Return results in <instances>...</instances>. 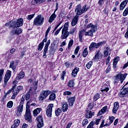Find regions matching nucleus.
<instances>
[{"instance_id": "1", "label": "nucleus", "mask_w": 128, "mask_h": 128, "mask_svg": "<svg viewBox=\"0 0 128 128\" xmlns=\"http://www.w3.org/2000/svg\"><path fill=\"white\" fill-rule=\"evenodd\" d=\"M24 24V19L20 18L17 20L16 22L11 20L10 22L5 24V26H10L12 28H20Z\"/></svg>"}, {"instance_id": "2", "label": "nucleus", "mask_w": 128, "mask_h": 128, "mask_svg": "<svg viewBox=\"0 0 128 128\" xmlns=\"http://www.w3.org/2000/svg\"><path fill=\"white\" fill-rule=\"evenodd\" d=\"M86 28H90V30L86 32L85 36H94V33L98 30V27L96 25L92 24V23L89 24L86 26Z\"/></svg>"}, {"instance_id": "3", "label": "nucleus", "mask_w": 128, "mask_h": 128, "mask_svg": "<svg viewBox=\"0 0 128 128\" xmlns=\"http://www.w3.org/2000/svg\"><path fill=\"white\" fill-rule=\"evenodd\" d=\"M68 22H66L64 24V28L62 30L61 40H66L70 36L68 31Z\"/></svg>"}, {"instance_id": "4", "label": "nucleus", "mask_w": 128, "mask_h": 128, "mask_svg": "<svg viewBox=\"0 0 128 128\" xmlns=\"http://www.w3.org/2000/svg\"><path fill=\"white\" fill-rule=\"evenodd\" d=\"M88 10V8H86V4L82 8V6L80 4H78L76 6L75 9V12H76V16H82V14L86 12Z\"/></svg>"}, {"instance_id": "5", "label": "nucleus", "mask_w": 128, "mask_h": 128, "mask_svg": "<svg viewBox=\"0 0 128 128\" xmlns=\"http://www.w3.org/2000/svg\"><path fill=\"white\" fill-rule=\"evenodd\" d=\"M23 88L24 87L22 86H13L12 88L13 95L12 96L11 98L12 100H14L16 97L18 96V92H20V90H22Z\"/></svg>"}, {"instance_id": "6", "label": "nucleus", "mask_w": 128, "mask_h": 128, "mask_svg": "<svg viewBox=\"0 0 128 128\" xmlns=\"http://www.w3.org/2000/svg\"><path fill=\"white\" fill-rule=\"evenodd\" d=\"M44 20V18L42 16V15H38L34 20V24L36 26H42Z\"/></svg>"}, {"instance_id": "7", "label": "nucleus", "mask_w": 128, "mask_h": 128, "mask_svg": "<svg viewBox=\"0 0 128 128\" xmlns=\"http://www.w3.org/2000/svg\"><path fill=\"white\" fill-rule=\"evenodd\" d=\"M106 44V42L104 41L100 42L98 43L92 42L89 46V50L92 52V50L94 48H98L102 46V44Z\"/></svg>"}, {"instance_id": "8", "label": "nucleus", "mask_w": 128, "mask_h": 128, "mask_svg": "<svg viewBox=\"0 0 128 128\" xmlns=\"http://www.w3.org/2000/svg\"><path fill=\"white\" fill-rule=\"evenodd\" d=\"M126 74H118L116 76L114 84H118V82L119 80L120 82V84H122L124 80H126Z\"/></svg>"}, {"instance_id": "9", "label": "nucleus", "mask_w": 128, "mask_h": 128, "mask_svg": "<svg viewBox=\"0 0 128 128\" xmlns=\"http://www.w3.org/2000/svg\"><path fill=\"white\" fill-rule=\"evenodd\" d=\"M50 94H52V91L50 90H42L39 96V100H45Z\"/></svg>"}, {"instance_id": "10", "label": "nucleus", "mask_w": 128, "mask_h": 128, "mask_svg": "<svg viewBox=\"0 0 128 128\" xmlns=\"http://www.w3.org/2000/svg\"><path fill=\"white\" fill-rule=\"evenodd\" d=\"M22 32V29L21 28H18V27L14 28L10 32V35L11 36H14V34H16L17 36H20V34Z\"/></svg>"}, {"instance_id": "11", "label": "nucleus", "mask_w": 128, "mask_h": 128, "mask_svg": "<svg viewBox=\"0 0 128 128\" xmlns=\"http://www.w3.org/2000/svg\"><path fill=\"white\" fill-rule=\"evenodd\" d=\"M24 118L27 122H32V114H30V109H26Z\"/></svg>"}, {"instance_id": "12", "label": "nucleus", "mask_w": 128, "mask_h": 128, "mask_svg": "<svg viewBox=\"0 0 128 128\" xmlns=\"http://www.w3.org/2000/svg\"><path fill=\"white\" fill-rule=\"evenodd\" d=\"M58 10V4L56 3V9L55 10L54 12L50 16L48 20V22L50 24H52V21L56 20V12Z\"/></svg>"}, {"instance_id": "13", "label": "nucleus", "mask_w": 128, "mask_h": 128, "mask_svg": "<svg viewBox=\"0 0 128 128\" xmlns=\"http://www.w3.org/2000/svg\"><path fill=\"white\" fill-rule=\"evenodd\" d=\"M36 120L38 122V124H37V127L40 128L44 126V120L42 118V116H38L36 117Z\"/></svg>"}, {"instance_id": "14", "label": "nucleus", "mask_w": 128, "mask_h": 128, "mask_svg": "<svg viewBox=\"0 0 128 128\" xmlns=\"http://www.w3.org/2000/svg\"><path fill=\"white\" fill-rule=\"evenodd\" d=\"M52 108H54V104H50L47 107L46 110V114L48 118H52Z\"/></svg>"}, {"instance_id": "15", "label": "nucleus", "mask_w": 128, "mask_h": 128, "mask_svg": "<svg viewBox=\"0 0 128 128\" xmlns=\"http://www.w3.org/2000/svg\"><path fill=\"white\" fill-rule=\"evenodd\" d=\"M24 110V102L22 101L20 102V105L17 108V113L16 114L18 116H20L22 114V110Z\"/></svg>"}, {"instance_id": "16", "label": "nucleus", "mask_w": 128, "mask_h": 128, "mask_svg": "<svg viewBox=\"0 0 128 128\" xmlns=\"http://www.w3.org/2000/svg\"><path fill=\"white\" fill-rule=\"evenodd\" d=\"M50 40H48L47 42L45 44V46L44 47V54H43V58H46V52H48V46H50Z\"/></svg>"}, {"instance_id": "17", "label": "nucleus", "mask_w": 128, "mask_h": 128, "mask_svg": "<svg viewBox=\"0 0 128 128\" xmlns=\"http://www.w3.org/2000/svg\"><path fill=\"white\" fill-rule=\"evenodd\" d=\"M128 88L121 90L119 96L120 98H124V96H128Z\"/></svg>"}, {"instance_id": "18", "label": "nucleus", "mask_w": 128, "mask_h": 128, "mask_svg": "<svg viewBox=\"0 0 128 128\" xmlns=\"http://www.w3.org/2000/svg\"><path fill=\"white\" fill-rule=\"evenodd\" d=\"M86 30L84 29L79 32L78 38L80 42H82V36L84 34L86 36Z\"/></svg>"}, {"instance_id": "19", "label": "nucleus", "mask_w": 128, "mask_h": 128, "mask_svg": "<svg viewBox=\"0 0 128 128\" xmlns=\"http://www.w3.org/2000/svg\"><path fill=\"white\" fill-rule=\"evenodd\" d=\"M78 18L79 16L78 15L74 16L71 22L72 26H74L78 24Z\"/></svg>"}, {"instance_id": "20", "label": "nucleus", "mask_w": 128, "mask_h": 128, "mask_svg": "<svg viewBox=\"0 0 128 128\" xmlns=\"http://www.w3.org/2000/svg\"><path fill=\"white\" fill-rule=\"evenodd\" d=\"M68 102L70 106H72L74 104V102H76V99L74 97H70L68 99Z\"/></svg>"}, {"instance_id": "21", "label": "nucleus", "mask_w": 128, "mask_h": 128, "mask_svg": "<svg viewBox=\"0 0 128 128\" xmlns=\"http://www.w3.org/2000/svg\"><path fill=\"white\" fill-rule=\"evenodd\" d=\"M30 94L29 93H26V94H24L22 96V98H21V100L20 102H24V100H30Z\"/></svg>"}, {"instance_id": "22", "label": "nucleus", "mask_w": 128, "mask_h": 128, "mask_svg": "<svg viewBox=\"0 0 128 128\" xmlns=\"http://www.w3.org/2000/svg\"><path fill=\"white\" fill-rule=\"evenodd\" d=\"M119 106H120L118 105V102H116L114 103V106L112 109V112L114 114H116V112H118V110Z\"/></svg>"}, {"instance_id": "23", "label": "nucleus", "mask_w": 128, "mask_h": 128, "mask_svg": "<svg viewBox=\"0 0 128 128\" xmlns=\"http://www.w3.org/2000/svg\"><path fill=\"white\" fill-rule=\"evenodd\" d=\"M44 2H46V0H32V4L37 6V4H40Z\"/></svg>"}, {"instance_id": "24", "label": "nucleus", "mask_w": 128, "mask_h": 128, "mask_svg": "<svg viewBox=\"0 0 128 128\" xmlns=\"http://www.w3.org/2000/svg\"><path fill=\"white\" fill-rule=\"evenodd\" d=\"M78 72H80V68H74L72 71V76H73L74 78H76V75L78 74Z\"/></svg>"}, {"instance_id": "25", "label": "nucleus", "mask_w": 128, "mask_h": 128, "mask_svg": "<svg viewBox=\"0 0 128 128\" xmlns=\"http://www.w3.org/2000/svg\"><path fill=\"white\" fill-rule=\"evenodd\" d=\"M128 4V0H125L123 1L120 4V10H122L124 8H126V6Z\"/></svg>"}, {"instance_id": "26", "label": "nucleus", "mask_w": 128, "mask_h": 128, "mask_svg": "<svg viewBox=\"0 0 128 128\" xmlns=\"http://www.w3.org/2000/svg\"><path fill=\"white\" fill-rule=\"evenodd\" d=\"M107 110H108V106H104L102 108L101 110L98 112V116H102V114H104V112H106Z\"/></svg>"}, {"instance_id": "27", "label": "nucleus", "mask_w": 128, "mask_h": 128, "mask_svg": "<svg viewBox=\"0 0 128 128\" xmlns=\"http://www.w3.org/2000/svg\"><path fill=\"white\" fill-rule=\"evenodd\" d=\"M110 90V88H108V86L106 85V84H104L102 88H101V92H108V90Z\"/></svg>"}, {"instance_id": "28", "label": "nucleus", "mask_w": 128, "mask_h": 128, "mask_svg": "<svg viewBox=\"0 0 128 128\" xmlns=\"http://www.w3.org/2000/svg\"><path fill=\"white\" fill-rule=\"evenodd\" d=\"M92 116H94V112H92L91 111H87L86 116V118H92Z\"/></svg>"}, {"instance_id": "29", "label": "nucleus", "mask_w": 128, "mask_h": 128, "mask_svg": "<svg viewBox=\"0 0 128 128\" xmlns=\"http://www.w3.org/2000/svg\"><path fill=\"white\" fill-rule=\"evenodd\" d=\"M24 77V72H20L16 76V80H22Z\"/></svg>"}, {"instance_id": "30", "label": "nucleus", "mask_w": 128, "mask_h": 128, "mask_svg": "<svg viewBox=\"0 0 128 128\" xmlns=\"http://www.w3.org/2000/svg\"><path fill=\"white\" fill-rule=\"evenodd\" d=\"M9 68H12V70H14V72L16 70V65L14 64V61H12L10 62Z\"/></svg>"}, {"instance_id": "31", "label": "nucleus", "mask_w": 128, "mask_h": 128, "mask_svg": "<svg viewBox=\"0 0 128 128\" xmlns=\"http://www.w3.org/2000/svg\"><path fill=\"white\" fill-rule=\"evenodd\" d=\"M62 109L64 112H66V110H68V104H62Z\"/></svg>"}, {"instance_id": "32", "label": "nucleus", "mask_w": 128, "mask_h": 128, "mask_svg": "<svg viewBox=\"0 0 128 128\" xmlns=\"http://www.w3.org/2000/svg\"><path fill=\"white\" fill-rule=\"evenodd\" d=\"M41 110L42 109L40 108H37L36 110H34L33 111V114H34V116H38V114H40V112Z\"/></svg>"}, {"instance_id": "33", "label": "nucleus", "mask_w": 128, "mask_h": 128, "mask_svg": "<svg viewBox=\"0 0 128 128\" xmlns=\"http://www.w3.org/2000/svg\"><path fill=\"white\" fill-rule=\"evenodd\" d=\"M68 88H74V80H70L68 83Z\"/></svg>"}, {"instance_id": "34", "label": "nucleus", "mask_w": 128, "mask_h": 128, "mask_svg": "<svg viewBox=\"0 0 128 128\" xmlns=\"http://www.w3.org/2000/svg\"><path fill=\"white\" fill-rule=\"evenodd\" d=\"M112 50V49L110 48L109 47H106L104 52V56H108V53Z\"/></svg>"}, {"instance_id": "35", "label": "nucleus", "mask_w": 128, "mask_h": 128, "mask_svg": "<svg viewBox=\"0 0 128 128\" xmlns=\"http://www.w3.org/2000/svg\"><path fill=\"white\" fill-rule=\"evenodd\" d=\"M92 108H94V104L92 103H90L88 104L86 111L90 112V110H92Z\"/></svg>"}, {"instance_id": "36", "label": "nucleus", "mask_w": 128, "mask_h": 128, "mask_svg": "<svg viewBox=\"0 0 128 128\" xmlns=\"http://www.w3.org/2000/svg\"><path fill=\"white\" fill-rule=\"evenodd\" d=\"M88 54V48H86L84 50L82 56L84 58H86Z\"/></svg>"}, {"instance_id": "37", "label": "nucleus", "mask_w": 128, "mask_h": 128, "mask_svg": "<svg viewBox=\"0 0 128 128\" xmlns=\"http://www.w3.org/2000/svg\"><path fill=\"white\" fill-rule=\"evenodd\" d=\"M50 100H56V94H52L49 96Z\"/></svg>"}, {"instance_id": "38", "label": "nucleus", "mask_w": 128, "mask_h": 128, "mask_svg": "<svg viewBox=\"0 0 128 128\" xmlns=\"http://www.w3.org/2000/svg\"><path fill=\"white\" fill-rule=\"evenodd\" d=\"M62 108H58L55 111V114L56 116H60V112H62Z\"/></svg>"}, {"instance_id": "39", "label": "nucleus", "mask_w": 128, "mask_h": 128, "mask_svg": "<svg viewBox=\"0 0 128 128\" xmlns=\"http://www.w3.org/2000/svg\"><path fill=\"white\" fill-rule=\"evenodd\" d=\"M20 120H15L14 124H13V126L18 128V126L20 125Z\"/></svg>"}, {"instance_id": "40", "label": "nucleus", "mask_w": 128, "mask_h": 128, "mask_svg": "<svg viewBox=\"0 0 128 128\" xmlns=\"http://www.w3.org/2000/svg\"><path fill=\"white\" fill-rule=\"evenodd\" d=\"M92 61H90L86 64V68L89 70V68H92Z\"/></svg>"}, {"instance_id": "41", "label": "nucleus", "mask_w": 128, "mask_h": 128, "mask_svg": "<svg viewBox=\"0 0 128 128\" xmlns=\"http://www.w3.org/2000/svg\"><path fill=\"white\" fill-rule=\"evenodd\" d=\"M44 44L40 42L38 46V50H39V52H40L42 50V48H44Z\"/></svg>"}, {"instance_id": "42", "label": "nucleus", "mask_w": 128, "mask_h": 128, "mask_svg": "<svg viewBox=\"0 0 128 128\" xmlns=\"http://www.w3.org/2000/svg\"><path fill=\"white\" fill-rule=\"evenodd\" d=\"M72 44H74V40L72 39L70 40L68 44V50H70L72 46Z\"/></svg>"}, {"instance_id": "43", "label": "nucleus", "mask_w": 128, "mask_h": 128, "mask_svg": "<svg viewBox=\"0 0 128 128\" xmlns=\"http://www.w3.org/2000/svg\"><path fill=\"white\" fill-rule=\"evenodd\" d=\"M13 106H14V102H12V101H10L7 104V107L8 108H12Z\"/></svg>"}, {"instance_id": "44", "label": "nucleus", "mask_w": 128, "mask_h": 128, "mask_svg": "<svg viewBox=\"0 0 128 128\" xmlns=\"http://www.w3.org/2000/svg\"><path fill=\"white\" fill-rule=\"evenodd\" d=\"M116 117L114 116H109L108 117V120H110V124H112V122H114V120H115Z\"/></svg>"}, {"instance_id": "45", "label": "nucleus", "mask_w": 128, "mask_h": 128, "mask_svg": "<svg viewBox=\"0 0 128 128\" xmlns=\"http://www.w3.org/2000/svg\"><path fill=\"white\" fill-rule=\"evenodd\" d=\"M10 76H8V75L6 74L4 79V84H6L8 82V81L10 80Z\"/></svg>"}, {"instance_id": "46", "label": "nucleus", "mask_w": 128, "mask_h": 128, "mask_svg": "<svg viewBox=\"0 0 128 128\" xmlns=\"http://www.w3.org/2000/svg\"><path fill=\"white\" fill-rule=\"evenodd\" d=\"M30 102H32V100H30L27 102L26 106V110H30Z\"/></svg>"}, {"instance_id": "47", "label": "nucleus", "mask_w": 128, "mask_h": 128, "mask_svg": "<svg viewBox=\"0 0 128 128\" xmlns=\"http://www.w3.org/2000/svg\"><path fill=\"white\" fill-rule=\"evenodd\" d=\"M88 124V119H84L82 122V126H86Z\"/></svg>"}, {"instance_id": "48", "label": "nucleus", "mask_w": 128, "mask_h": 128, "mask_svg": "<svg viewBox=\"0 0 128 128\" xmlns=\"http://www.w3.org/2000/svg\"><path fill=\"white\" fill-rule=\"evenodd\" d=\"M76 28H71V30H70V31L68 32H69V34H74V32H76Z\"/></svg>"}, {"instance_id": "49", "label": "nucleus", "mask_w": 128, "mask_h": 128, "mask_svg": "<svg viewBox=\"0 0 128 128\" xmlns=\"http://www.w3.org/2000/svg\"><path fill=\"white\" fill-rule=\"evenodd\" d=\"M2 74H4V70H0V82L2 80Z\"/></svg>"}, {"instance_id": "50", "label": "nucleus", "mask_w": 128, "mask_h": 128, "mask_svg": "<svg viewBox=\"0 0 128 128\" xmlns=\"http://www.w3.org/2000/svg\"><path fill=\"white\" fill-rule=\"evenodd\" d=\"M100 94H96V95L94 96V100L95 102H96L97 100L100 98Z\"/></svg>"}, {"instance_id": "51", "label": "nucleus", "mask_w": 128, "mask_h": 128, "mask_svg": "<svg viewBox=\"0 0 128 128\" xmlns=\"http://www.w3.org/2000/svg\"><path fill=\"white\" fill-rule=\"evenodd\" d=\"M100 58V50H98L94 56V60H98Z\"/></svg>"}, {"instance_id": "52", "label": "nucleus", "mask_w": 128, "mask_h": 128, "mask_svg": "<svg viewBox=\"0 0 128 128\" xmlns=\"http://www.w3.org/2000/svg\"><path fill=\"white\" fill-rule=\"evenodd\" d=\"M118 60H120V57L117 56L114 59L113 64H118Z\"/></svg>"}, {"instance_id": "53", "label": "nucleus", "mask_w": 128, "mask_h": 128, "mask_svg": "<svg viewBox=\"0 0 128 128\" xmlns=\"http://www.w3.org/2000/svg\"><path fill=\"white\" fill-rule=\"evenodd\" d=\"M128 14V7L126 8L124 12H123V16H126Z\"/></svg>"}, {"instance_id": "54", "label": "nucleus", "mask_w": 128, "mask_h": 128, "mask_svg": "<svg viewBox=\"0 0 128 128\" xmlns=\"http://www.w3.org/2000/svg\"><path fill=\"white\" fill-rule=\"evenodd\" d=\"M63 96H72V92L70 91H66L64 92Z\"/></svg>"}, {"instance_id": "55", "label": "nucleus", "mask_w": 128, "mask_h": 128, "mask_svg": "<svg viewBox=\"0 0 128 128\" xmlns=\"http://www.w3.org/2000/svg\"><path fill=\"white\" fill-rule=\"evenodd\" d=\"M94 122H91L88 125L86 128H94Z\"/></svg>"}, {"instance_id": "56", "label": "nucleus", "mask_w": 128, "mask_h": 128, "mask_svg": "<svg viewBox=\"0 0 128 128\" xmlns=\"http://www.w3.org/2000/svg\"><path fill=\"white\" fill-rule=\"evenodd\" d=\"M62 26L59 29L57 30L54 34V36H58V34H60V30H62Z\"/></svg>"}, {"instance_id": "57", "label": "nucleus", "mask_w": 128, "mask_h": 128, "mask_svg": "<svg viewBox=\"0 0 128 128\" xmlns=\"http://www.w3.org/2000/svg\"><path fill=\"white\" fill-rule=\"evenodd\" d=\"M34 16V14L28 15L26 16V18L27 20H32Z\"/></svg>"}, {"instance_id": "58", "label": "nucleus", "mask_w": 128, "mask_h": 128, "mask_svg": "<svg viewBox=\"0 0 128 128\" xmlns=\"http://www.w3.org/2000/svg\"><path fill=\"white\" fill-rule=\"evenodd\" d=\"M78 50H80V46H78L76 48L75 51L74 52V54H78Z\"/></svg>"}, {"instance_id": "59", "label": "nucleus", "mask_w": 128, "mask_h": 128, "mask_svg": "<svg viewBox=\"0 0 128 128\" xmlns=\"http://www.w3.org/2000/svg\"><path fill=\"white\" fill-rule=\"evenodd\" d=\"M64 76H66V72L63 71L60 77V78L61 80H64Z\"/></svg>"}, {"instance_id": "60", "label": "nucleus", "mask_w": 128, "mask_h": 128, "mask_svg": "<svg viewBox=\"0 0 128 128\" xmlns=\"http://www.w3.org/2000/svg\"><path fill=\"white\" fill-rule=\"evenodd\" d=\"M110 70H111L110 66H108V67L105 70V72H106V74H108V72H110Z\"/></svg>"}, {"instance_id": "61", "label": "nucleus", "mask_w": 128, "mask_h": 128, "mask_svg": "<svg viewBox=\"0 0 128 128\" xmlns=\"http://www.w3.org/2000/svg\"><path fill=\"white\" fill-rule=\"evenodd\" d=\"M104 120H102L100 126V128H104Z\"/></svg>"}, {"instance_id": "62", "label": "nucleus", "mask_w": 128, "mask_h": 128, "mask_svg": "<svg viewBox=\"0 0 128 128\" xmlns=\"http://www.w3.org/2000/svg\"><path fill=\"white\" fill-rule=\"evenodd\" d=\"M6 76H12V71L10 70H8L7 71V74H6Z\"/></svg>"}, {"instance_id": "63", "label": "nucleus", "mask_w": 128, "mask_h": 128, "mask_svg": "<svg viewBox=\"0 0 128 128\" xmlns=\"http://www.w3.org/2000/svg\"><path fill=\"white\" fill-rule=\"evenodd\" d=\"M100 119H96V122H95V124L96 125H98V124H100Z\"/></svg>"}, {"instance_id": "64", "label": "nucleus", "mask_w": 128, "mask_h": 128, "mask_svg": "<svg viewBox=\"0 0 128 128\" xmlns=\"http://www.w3.org/2000/svg\"><path fill=\"white\" fill-rule=\"evenodd\" d=\"M28 126V124H24L22 126V128H27Z\"/></svg>"}]
</instances>
